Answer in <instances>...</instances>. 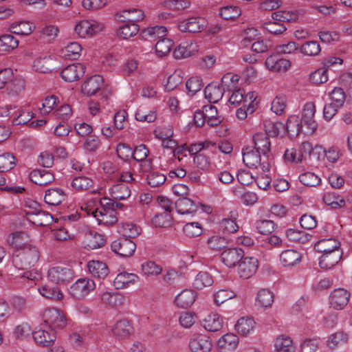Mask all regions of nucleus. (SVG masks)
I'll return each mask as SVG.
<instances>
[{"mask_svg":"<svg viewBox=\"0 0 352 352\" xmlns=\"http://www.w3.org/2000/svg\"><path fill=\"white\" fill-rule=\"evenodd\" d=\"M39 256L38 248L30 244L15 251L12 262L16 267L24 270L34 266L38 262Z\"/></svg>","mask_w":352,"mask_h":352,"instance_id":"obj_1","label":"nucleus"},{"mask_svg":"<svg viewBox=\"0 0 352 352\" xmlns=\"http://www.w3.org/2000/svg\"><path fill=\"white\" fill-rule=\"evenodd\" d=\"M316 106L311 102H306L302 107L301 113V124H302V133L312 135L318 128V123L315 120Z\"/></svg>","mask_w":352,"mask_h":352,"instance_id":"obj_2","label":"nucleus"},{"mask_svg":"<svg viewBox=\"0 0 352 352\" xmlns=\"http://www.w3.org/2000/svg\"><path fill=\"white\" fill-rule=\"evenodd\" d=\"M243 162L249 168L260 167L263 173L270 170V164L265 161L261 162V153L252 147L248 146L242 151Z\"/></svg>","mask_w":352,"mask_h":352,"instance_id":"obj_3","label":"nucleus"},{"mask_svg":"<svg viewBox=\"0 0 352 352\" xmlns=\"http://www.w3.org/2000/svg\"><path fill=\"white\" fill-rule=\"evenodd\" d=\"M43 320L49 329H63L67 324V319L64 313L56 308H47L45 310Z\"/></svg>","mask_w":352,"mask_h":352,"instance_id":"obj_4","label":"nucleus"},{"mask_svg":"<svg viewBox=\"0 0 352 352\" xmlns=\"http://www.w3.org/2000/svg\"><path fill=\"white\" fill-rule=\"evenodd\" d=\"M96 287L94 281L90 278H81L73 283L69 288V294L76 299H83Z\"/></svg>","mask_w":352,"mask_h":352,"instance_id":"obj_5","label":"nucleus"},{"mask_svg":"<svg viewBox=\"0 0 352 352\" xmlns=\"http://www.w3.org/2000/svg\"><path fill=\"white\" fill-rule=\"evenodd\" d=\"M49 280L56 285H65L74 278V272L66 267L56 266L51 267L47 272Z\"/></svg>","mask_w":352,"mask_h":352,"instance_id":"obj_6","label":"nucleus"},{"mask_svg":"<svg viewBox=\"0 0 352 352\" xmlns=\"http://www.w3.org/2000/svg\"><path fill=\"white\" fill-rule=\"evenodd\" d=\"M212 346V339L203 333L193 335L188 343L190 352H211Z\"/></svg>","mask_w":352,"mask_h":352,"instance_id":"obj_7","label":"nucleus"},{"mask_svg":"<svg viewBox=\"0 0 352 352\" xmlns=\"http://www.w3.org/2000/svg\"><path fill=\"white\" fill-rule=\"evenodd\" d=\"M103 25L93 20H82L75 26L76 33L81 38L91 37L101 31Z\"/></svg>","mask_w":352,"mask_h":352,"instance_id":"obj_8","label":"nucleus"},{"mask_svg":"<svg viewBox=\"0 0 352 352\" xmlns=\"http://www.w3.org/2000/svg\"><path fill=\"white\" fill-rule=\"evenodd\" d=\"M111 248L120 256L127 257L133 254L136 245L131 239L120 237L111 243Z\"/></svg>","mask_w":352,"mask_h":352,"instance_id":"obj_9","label":"nucleus"},{"mask_svg":"<svg viewBox=\"0 0 352 352\" xmlns=\"http://www.w3.org/2000/svg\"><path fill=\"white\" fill-rule=\"evenodd\" d=\"M258 261L253 256L243 257L239 263L238 274L244 279L252 277L257 271Z\"/></svg>","mask_w":352,"mask_h":352,"instance_id":"obj_10","label":"nucleus"},{"mask_svg":"<svg viewBox=\"0 0 352 352\" xmlns=\"http://www.w3.org/2000/svg\"><path fill=\"white\" fill-rule=\"evenodd\" d=\"M207 25L208 22L204 18L190 17L180 22L178 28L182 32L197 33L204 30Z\"/></svg>","mask_w":352,"mask_h":352,"instance_id":"obj_11","label":"nucleus"},{"mask_svg":"<svg viewBox=\"0 0 352 352\" xmlns=\"http://www.w3.org/2000/svg\"><path fill=\"white\" fill-rule=\"evenodd\" d=\"M92 215L99 225L109 226L115 224L118 221L116 212L114 210L104 208H96L92 211Z\"/></svg>","mask_w":352,"mask_h":352,"instance_id":"obj_12","label":"nucleus"},{"mask_svg":"<svg viewBox=\"0 0 352 352\" xmlns=\"http://www.w3.org/2000/svg\"><path fill=\"white\" fill-rule=\"evenodd\" d=\"M265 63L269 70L277 72H285L291 66L289 60L281 58L278 54L268 56Z\"/></svg>","mask_w":352,"mask_h":352,"instance_id":"obj_13","label":"nucleus"},{"mask_svg":"<svg viewBox=\"0 0 352 352\" xmlns=\"http://www.w3.org/2000/svg\"><path fill=\"white\" fill-rule=\"evenodd\" d=\"M350 293L345 289H334L329 296L331 305L336 309H342L349 302Z\"/></svg>","mask_w":352,"mask_h":352,"instance_id":"obj_14","label":"nucleus"},{"mask_svg":"<svg viewBox=\"0 0 352 352\" xmlns=\"http://www.w3.org/2000/svg\"><path fill=\"white\" fill-rule=\"evenodd\" d=\"M32 336L37 344L43 346L52 345L56 338L55 331L47 327L33 331Z\"/></svg>","mask_w":352,"mask_h":352,"instance_id":"obj_15","label":"nucleus"},{"mask_svg":"<svg viewBox=\"0 0 352 352\" xmlns=\"http://www.w3.org/2000/svg\"><path fill=\"white\" fill-rule=\"evenodd\" d=\"M85 74V67L81 63H74L65 67L60 72L61 78L66 82L77 80Z\"/></svg>","mask_w":352,"mask_h":352,"instance_id":"obj_16","label":"nucleus"},{"mask_svg":"<svg viewBox=\"0 0 352 352\" xmlns=\"http://www.w3.org/2000/svg\"><path fill=\"white\" fill-rule=\"evenodd\" d=\"M239 344V338L233 333H226L221 336L217 342L219 352H232Z\"/></svg>","mask_w":352,"mask_h":352,"instance_id":"obj_17","label":"nucleus"},{"mask_svg":"<svg viewBox=\"0 0 352 352\" xmlns=\"http://www.w3.org/2000/svg\"><path fill=\"white\" fill-rule=\"evenodd\" d=\"M244 255L241 248H229L221 254L222 262L228 267H232L239 263Z\"/></svg>","mask_w":352,"mask_h":352,"instance_id":"obj_18","label":"nucleus"},{"mask_svg":"<svg viewBox=\"0 0 352 352\" xmlns=\"http://www.w3.org/2000/svg\"><path fill=\"white\" fill-rule=\"evenodd\" d=\"M33 68L34 70L41 73H48L57 70L59 67L56 59L50 56H45L36 58L34 61Z\"/></svg>","mask_w":352,"mask_h":352,"instance_id":"obj_19","label":"nucleus"},{"mask_svg":"<svg viewBox=\"0 0 352 352\" xmlns=\"http://www.w3.org/2000/svg\"><path fill=\"white\" fill-rule=\"evenodd\" d=\"M167 32L165 26L155 25L144 29L140 35L143 39L153 42L165 38Z\"/></svg>","mask_w":352,"mask_h":352,"instance_id":"obj_20","label":"nucleus"},{"mask_svg":"<svg viewBox=\"0 0 352 352\" xmlns=\"http://www.w3.org/2000/svg\"><path fill=\"white\" fill-rule=\"evenodd\" d=\"M198 51V45L192 41L181 43L174 50L173 56L177 59L188 58Z\"/></svg>","mask_w":352,"mask_h":352,"instance_id":"obj_21","label":"nucleus"},{"mask_svg":"<svg viewBox=\"0 0 352 352\" xmlns=\"http://www.w3.org/2000/svg\"><path fill=\"white\" fill-rule=\"evenodd\" d=\"M111 331L113 336L117 339L124 340L129 338L133 333V327L128 320H121L114 324Z\"/></svg>","mask_w":352,"mask_h":352,"instance_id":"obj_22","label":"nucleus"},{"mask_svg":"<svg viewBox=\"0 0 352 352\" xmlns=\"http://www.w3.org/2000/svg\"><path fill=\"white\" fill-rule=\"evenodd\" d=\"M122 150H126L130 153L133 159L138 162L144 161L148 155L149 151L144 144H140L137 146L133 151H131V148L124 144H121L118 146L117 152L118 155L121 157Z\"/></svg>","mask_w":352,"mask_h":352,"instance_id":"obj_23","label":"nucleus"},{"mask_svg":"<svg viewBox=\"0 0 352 352\" xmlns=\"http://www.w3.org/2000/svg\"><path fill=\"white\" fill-rule=\"evenodd\" d=\"M65 191L60 188H50L45 191V202L52 206H57L66 199Z\"/></svg>","mask_w":352,"mask_h":352,"instance_id":"obj_24","label":"nucleus"},{"mask_svg":"<svg viewBox=\"0 0 352 352\" xmlns=\"http://www.w3.org/2000/svg\"><path fill=\"white\" fill-rule=\"evenodd\" d=\"M254 148L264 157H269L271 153L270 142L266 133H258L253 136Z\"/></svg>","mask_w":352,"mask_h":352,"instance_id":"obj_25","label":"nucleus"},{"mask_svg":"<svg viewBox=\"0 0 352 352\" xmlns=\"http://www.w3.org/2000/svg\"><path fill=\"white\" fill-rule=\"evenodd\" d=\"M139 280L137 274L123 272L119 273L113 280V285L116 289L129 287Z\"/></svg>","mask_w":352,"mask_h":352,"instance_id":"obj_26","label":"nucleus"},{"mask_svg":"<svg viewBox=\"0 0 352 352\" xmlns=\"http://www.w3.org/2000/svg\"><path fill=\"white\" fill-rule=\"evenodd\" d=\"M29 177L32 182L39 186H45L54 180L53 174L45 169L33 170Z\"/></svg>","mask_w":352,"mask_h":352,"instance_id":"obj_27","label":"nucleus"},{"mask_svg":"<svg viewBox=\"0 0 352 352\" xmlns=\"http://www.w3.org/2000/svg\"><path fill=\"white\" fill-rule=\"evenodd\" d=\"M273 352H296L292 339L285 335L276 337L274 340Z\"/></svg>","mask_w":352,"mask_h":352,"instance_id":"obj_28","label":"nucleus"},{"mask_svg":"<svg viewBox=\"0 0 352 352\" xmlns=\"http://www.w3.org/2000/svg\"><path fill=\"white\" fill-rule=\"evenodd\" d=\"M224 91L222 85L212 82L206 87L204 96L210 103H217L222 98Z\"/></svg>","mask_w":352,"mask_h":352,"instance_id":"obj_29","label":"nucleus"},{"mask_svg":"<svg viewBox=\"0 0 352 352\" xmlns=\"http://www.w3.org/2000/svg\"><path fill=\"white\" fill-rule=\"evenodd\" d=\"M103 78L100 75H94L87 78L82 86V91L85 94L94 95L102 87Z\"/></svg>","mask_w":352,"mask_h":352,"instance_id":"obj_30","label":"nucleus"},{"mask_svg":"<svg viewBox=\"0 0 352 352\" xmlns=\"http://www.w3.org/2000/svg\"><path fill=\"white\" fill-rule=\"evenodd\" d=\"M341 257L342 252L340 250L322 254L319 260V265L324 270L331 269L338 263Z\"/></svg>","mask_w":352,"mask_h":352,"instance_id":"obj_31","label":"nucleus"},{"mask_svg":"<svg viewBox=\"0 0 352 352\" xmlns=\"http://www.w3.org/2000/svg\"><path fill=\"white\" fill-rule=\"evenodd\" d=\"M197 294L192 289H184L178 294L175 298L176 306L181 308H188L195 301Z\"/></svg>","mask_w":352,"mask_h":352,"instance_id":"obj_32","label":"nucleus"},{"mask_svg":"<svg viewBox=\"0 0 352 352\" xmlns=\"http://www.w3.org/2000/svg\"><path fill=\"white\" fill-rule=\"evenodd\" d=\"M238 214L236 211H231L229 217L223 219L219 222V230L224 234H232L239 230V226L236 223Z\"/></svg>","mask_w":352,"mask_h":352,"instance_id":"obj_33","label":"nucleus"},{"mask_svg":"<svg viewBox=\"0 0 352 352\" xmlns=\"http://www.w3.org/2000/svg\"><path fill=\"white\" fill-rule=\"evenodd\" d=\"M177 212L181 214H193L197 210L196 204L188 197H182L175 204Z\"/></svg>","mask_w":352,"mask_h":352,"instance_id":"obj_34","label":"nucleus"},{"mask_svg":"<svg viewBox=\"0 0 352 352\" xmlns=\"http://www.w3.org/2000/svg\"><path fill=\"white\" fill-rule=\"evenodd\" d=\"M27 220L37 226H46L52 222L53 217L49 212L40 208L36 212L28 216Z\"/></svg>","mask_w":352,"mask_h":352,"instance_id":"obj_35","label":"nucleus"},{"mask_svg":"<svg viewBox=\"0 0 352 352\" xmlns=\"http://www.w3.org/2000/svg\"><path fill=\"white\" fill-rule=\"evenodd\" d=\"M302 259L300 252L295 250H286L281 252L280 261L284 267H292L298 264Z\"/></svg>","mask_w":352,"mask_h":352,"instance_id":"obj_36","label":"nucleus"},{"mask_svg":"<svg viewBox=\"0 0 352 352\" xmlns=\"http://www.w3.org/2000/svg\"><path fill=\"white\" fill-rule=\"evenodd\" d=\"M87 268L91 276L98 279L104 278L109 273L107 265L99 261H90L87 264Z\"/></svg>","mask_w":352,"mask_h":352,"instance_id":"obj_37","label":"nucleus"},{"mask_svg":"<svg viewBox=\"0 0 352 352\" xmlns=\"http://www.w3.org/2000/svg\"><path fill=\"white\" fill-rule=\"evenodd\" d=\"M109 190L111 196L116 200H124L131 195V190L124 183L115 182Z\"/></svg>","mask_w":352,"mask_h":352,"instance_id":"obj_38","label":"nucleus"},{"mask_svg":"<svg viewBox=\"0 0 352 352\" xmlns=\"http://www.w3.org/2000/svg\"><path fill=\"white\" fill-rule=\"evenodd\" d=\"M340 243L335 239H323L315 244L314 248L319 252L326 254L340 250Z\"/></svg>","mask_w":352,"mask_h":352,"instance_id":"obj_39","label":"nucleus"},{"mask_svg":"<svg viewBox=\"0 0 352 352\" xmlns=\"http://www.w3.org/2000/svg\"><path fill=\"white\" fill-rule=\"evenodd\" d=\"M349 336L344 331H339L329 335L326 341L327 346L330 349H334L347 343Z\"/></svg>","mask_w":352,"mask_h":352,"instance_id":"obj_40","label":"nucleus"},{"mask_svg":"<svg viewBox=\"0 0 352 352\" xmlns=\"http://www.w3.org/2000/svg\"><path fill=\"white\" fill-rule=\"evenodd\" d=\"M135 118L138 122H153L157 118V113L154 109H149L144 105H141L135 113Z\"/></svg>","mask_w":352,"mask_h":352,"instance_id":"obj_41","label":"nucleus"},{"mask_svg":"<svg viewBox=\"0 0 352 352\" xmlns=\"http://www.w3.org/2000/svg\"><path fill=\"white\" fill-rule=\"evenodd\" d=\"M202 325L208 331H217L223 327V320L217 314H210L203 320Z\"/></svg>","mask_w":352,"mask_h":352,"instance_id":"obj_42","label":"nucleus"},{"mask_svg":"<svg viewBox=\"0 0 352 352\" xmlns=\"http://www.w3.org/2000/svg\"><path fill=\"white\" fill-rule=\"evenodd\" d=\"M124 22L118 30L117 34L118 36L123 39H129L135 36L140 30L138 25L129 21Z\"/></svg>","mask_w":352,"mask_h":352,"instance_id":"obj_43","label":"nucleus"},{"mask_svg":"<svg viewBox=\"0 0 352 352\" xmlns=\"http://www.w3.org/2000/svg\"><path fill=\"white\" fill-rule=\"evenodd\" d=\"M323 201L333 209H338L344 207L346 201L343 197L335 192H327L322 197Z\"/></svg>","mask_w":352,"mask_h":352,"instance_id":"obj_44","label":"nucleus"},{"mask_svg":"<svg viewBox=\"0 0 352 352\" xmlns=\"http://www.w3.org/2000/svg\"><path fill=\"white\" fill-rule=\"evenodd\" d=\"M203 111L206 123L210 126H216L221 122V118L217 115V109L214 106L205 105L203 107Z\"/></svg>","mask_w":352,"mask_h":352,"instance_id":"obj_45","label":"nucleus"},{"mask_svg":"<svg viewBox=\"0 0 352 352\" xmlns=\"http://www.w3.org/2000/svg\"><path fill=\"white\" fill-rule=\"evenodd\" d=\"M255 322L252 318H241L235 324V329L241 336H246L254 330Z\"/></svg>","mask_w":352,"mask_h":352,"instance_id":"obj_46","label":"nucleus"},{"mask_svg":"<svg viewBox=\"0 0 352 352\" xmlns=\"http://www.w3.org/2000/svg\"><path fill=\"white\" fill-rule=\"evenodd\" d=\"M140 228L131 222H124L121 224L119 232L126 239L135 238L140 234Z\"/></svg>","mask_w":352,"mask_h":352,"instance_id":"obj_47","label":"nucleus"},{"mask_svg":"<svg viewBox=\"0 0 352 352\" xmlns=\"http://www.w3.org/2000/svg\"><path fill=\"white\" fill-rule=\"evenodd\" d=\"M10 28L14 34L29 35L34 31L35 26L29 21H19L12 23Z\"/></svg>","mask_w":352,"mask_h":352,"instance_id":"obj_48","label":"nucleus"},{"mask_svg":"<svg viewBox=\"0 0 352 352\" xmlns=\"http://www.w3.org/2000/svg\"><path fill=\"white\" fill-rule=\"evenodd\" d=\"M144 12L139 9L133 8L131 10H123L119 16V20L121 21H129L135 23L142 20Z\"/></svg>","mask_w":352,"mask_h":352,"instance_id":"obj_49","label":"nucleus"},{"mask_svg":"<svg viewBox=\"0 0 352 352\" xmlns=\"http://www.w3.org/2000/svg\"><path fill=\"white\" fill-rule=\"evenodd\" d=\"M299 17L296 11L279 10L272 14V18L274 21L283 22H296Z\"/></svg>","mask_w":352,"mask_h":352,"instance_id":"obj_50","label":"nucleus"},{"mask_svg":"<svg viewBox=\"0 0 352 352\" xmlns=\"http://www.w3.org/2000/svg\"><path fill=\"white\" fill-rule=\"evenodd\" d=\"M274 302L273 293L267 289H262L257 293L256 298V304L262 307L267 308L270 307Z\"/></svg>","mask_w":352,"mask_h":352,"instance_id":"obj_51","label":"nucleus"},{"mask_svg":"<svg viewBox=\"0 0 352 352\" xmlns=\"http://www.w3.org/2000/svg\"><path fill=\"white\" fill-rule=\"evenodd\" d=\"M213 278L206 272H199L193 282V286L197 289H202L204 287L211 286L213 284Z\"/></svg>","mask_w":352,"mask_h":352,"instance_id":"obj_52","label":"nucleus"},{"mask_svg":"<svg viewBox=\"0 0 352 352\" xmlns=\"http://www.w3.org/2000/svg\"><path fill=\"white\" fill-rule=\"evenodd\" d=\"M41 296L46 298H51L56 300H61L63 297V293L57 287L43 285L38 289Z\"/></svg>","mask_w":352,"mask_h":352,"instance_id":"obj_53","label":"nucleus"},{"mask_svg":"<svg viewBox=\"0 0 352 352\" xmlns=\"http://www.w3.org/2000/svg\"><path fill=\"white\" fill-rule=\"evenodd\" d=\"M141 271L146 276H156L162 272V267L152 261H147L142 263Z\"/></svg>","mask_w":352,"mask_h":352,"instance_id":"obj_54","label":"nucleus"},{"mask_svg":"<svg viewBox=\"0 0 352 352\" xmlns=\"http://www.w3.org/2000/svg\"><path fill=\"white\" fill-rule=\"evenodd\" d=\"M81 51L82 47L78 43L72 42L62 50V54L65 58L76 60L80 56Z\"/></svg>","mask_w":352,"mask_h":352,"instance_id":"obj_55","label":"nucleus"},{"mask_svg":"<svg viewBox=\"0 0 352 352\" xmlns=\"http://www.w3.org/2000/svg\"><path fill=\"white\" fill-rule=\"evenodd\" d=\"M19 41L12 34H3L0 36V52H7L15 49Z\"/></svg>","mask_w":352,"mask_h":352,"instance_id":"obj_56","label":"nucleus"},{"mask_svg":"<svg viewBox=\"0 0 352 352\" xmlns=\"http://www.w3.org/2000/svg\"><path fill=\"white\" fill-rule=\"evenodd\" d=\"M173 217L168 212L156 214L152 219V223L155 227L167 228L171 226Z\"/></svg>","mask_w":352,"mask_h":352,"instance_id":"obj_57","label":"nucleus"},{"mask_svg":"<svg viewBox=\"0 0 352 352\" xmlns=\"http://www.w3.org/2000/svg\"><path fill=\"white\" fill-rule=\"evenodd\" d=\"M39 278V274L34 270L25 271L18 276L19 283H23L25 287H32L36 284V281Z\"/></svg>","mask_w":352,"mask_h":352,"instance_id":"obj_58","label":"nucleus"},{"mask_svg":"<svg viewBox=\"0 0 352 352\" xmlns=\"http://www.w3.org/2000/svg\"><path fill=\"white\" fill-rule=\"evenodd\" d=\"M93 181L90 178L84 176L76 177L72 182V186L77 191L88 190L93 186Z\"/></svg>","mask_w":352,"mask_h":352,"instance_id":"obj_59","label":"nucleus"},{"mask_svg":"<svg viewBox=\"0 0 352 352\" xmlns=\"http://www.w3.org/2000/svg\"><path fill=\"white\" fill-rule=\"evenodd\" d=\"M300 182L305 186L314 187L321 182L320 177L312 172H305L299 175Z\"/></svg>","mask_w":352,"mask_h":352,"instance_id":"obj_60","label":"nucleus"},{"mask_svg":"<svg viewBox=\"0 0 352 352\" xmlns=\"http://www.w3.org/2000/svg\"><path fill=\"white\" fill-rule=\"evenodd\" d=\"M173 42L171 39L164 38L157 41L155 51L158 56H164L171 50Z\"/></svg>","mask_w":352,"mask_h":352,"instance_id":"obj_61","label":"nucleus"},{"mask_svg":"<svg viewBox=\"0 0 352 352\" xmlns=\"http://www.w3.org/2000/svg\"><path fill=\"white\" fill-rule=\"evenodd\" d=\"M287 106V98L283 94L277 95L272 102L271 109L276 115L282 114Z\"/></svg>","mask_w":352,"mask_h":352,"instance_id":"obj_62","label":"nucleus"},{"mask_svg":"<svg viewBox=\"0 0 352 352\" xmlns=\"http://www.w3.org/2000/svg\"><path fill=\"white\" fill-rule=\"evenodd\" d=\"M15 166V157L10 153H6L0 155V173L7 172Z\"/></svg>","mask_w":352,"mask_h":352,"instance_id":"obj_63","label":"nucleus"},{"mask_svg":"<svg viewBox=\"0 0 352 352\" xmlns=\"http://www.w3.org/2000/svg\"><path fill=\"white\" fill-rule=\"evenodd\" d=\"M184 234L188 237H196L203 232L201 224L198 222L186 223L183 228Z\"/></svg>","mask_w":352,"mask_h":352,"instance_id":"obj_64","label":"nucleus"}]
</instances>
